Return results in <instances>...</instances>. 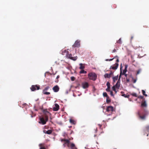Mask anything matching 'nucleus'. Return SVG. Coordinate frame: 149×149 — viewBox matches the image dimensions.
Masks as SVG:
<instances>
[{
  "mask_svg": "<svg viewBox=\"0 0 149 149\" xmlns=\"http://www.w3.org/2000/svg\"><path fill=\"white\" fill-rule=\"evenodd\" d=\"M148 114V111L146 109L143 108L141 110L138 111L137 112V115L139 118L142 120H145Z\"/></svg>",
  "mask_w": 149,
  "mask_h": 149,
  "instance_id": "1",
  "label": "nucleus"
},
{
  "mask_svg": "<svg viewBox=\"0 0 149 149\" xmlns=\"http://www.w3.org/2000/svg\"><path fill=\"white\" fill-rule=\"evenodd\" d=\"M88 78L91 80L93 81H95L97 77V75L94 72H91L88 74Z\"/></svg>",
  "mask_w": 149,
  "mask_h": 149,
  "instance_id": "2",
  "label": "nucleus"
},
{
  "mask_svg": "<svg viewBox=\"0 0 149 149\" xmlns=\"http://www.w3.org/2000/svg\"><path fill=\"white\" fill-rule=\"evenodd\" d=\"M39 119L40 121L38 122L39 123L44 125L48 121V117H46L45 118H44V117H40Z\"/></svg>",
  "mask_w": 149,
  "mask_h": 149,
  "instance_id": "3",
  "label": "nucleus"
},
{
  "mask_svg": "<svg viewBox=\"0 0 149 149\" xmlns=\"http://www.w3.org/2000/svg\"><path fill=\"white\" fill-rule=\"evenodd\" d=\"M61 141L62 142H64L63 144V146L64 147H65L66 145L68 147L70 143V141L67 139H61Z\"/></svg>",
  "mask_w": 149,
  "mask_h": 149,
  "instance_id": "4",
  "label": "nucleus"
},
{
  "mask_svg": "<svg viewBox=\"0 0 149 149\" xmlns=\"http://www.w3.org/2000/svg\"><path fill=\"white\" fill-rule=\"evenodd\" d=\"M40 89V86L38 85H33L31 88V89L32 91H34L36 90H38Z\"/></svg>",
  "mask_w": 149,
  "mask_h": 149,
  "instance_id": "5",
  "label": "nucleus"
},
{
  "mask_svg": "<svg viewBox=\"0 0 149 149\" xmlns=\"http://www.w3.org/2000/svg\"><path fill=\"white\" fill-rule=\"evenodd\" d=\"M66 56L68 58L74 61H76L77 58V56L72 57V54H69L68 53L66 54Z\"/></svg>",
  "mask_w": 149,
  "mask_h": 149,
  "instance_id": "6",
  "label": "nucleus"
},
{
  "mask_svg": "<svg viewBox=\"0 0 149 149\" xmlns=\"http://www.w3.org/2000/svg\"><path fill=\"white\" fill-rule=\"evenodd\" d=\"M80 41L79 40H77L75 41L74 45H73V47H79L80 46Z\"/></svg>",
  "mask_w": 149,
  "mask_h": 149,
  "instance_id": "7",
  "label": "nucleus"
},
{
  "mask_svg": "<svg viewBox=\"0 0 149 149\" xmlns=\"http://www.w3.org/2000/svg\"><path fill=\"white\" fill-rule=\"evenodd\" d=\"M43 113L44 114V117L45 118L46 117H48V116L50 114V113L48 111L47 109H45L43 111Z\"/></svg>",
  "mask_w": 149,
  "mask_h": 149,
  "instance_id": "8",
  "label": "nucleus"
},
{
  "mask_svg": "<svg viewBox=\"0 0 149 149\" xmlns=\"http://www.w3.org/2000/svg\"><path fill=\"white\" fill-rule=\"evenodd\" d=\"M106 111L108 112H112L113 111V107L112 106H109L107 107Z\"/></svg>",
  "mask_w": 149,
  "mask_h": 149,
  "instance_id": "9",
  "label": "nucleus"
},
{
  "mask_svg": "<svg viewBox=\"0 0 149 149\" xmlns=\"http://www.w3.org/2000/svg\"><path fill=\"white\" fill-rule=\"evenodd\" d=\"M118 63H116L113 66H111L110 67V69H112L114 70H116L118 68Z\"/></svg>",
  "mask_w": 149,
  "mask_h": 149,
  "instance_id": "10",
  "label": "nucleus"
},
{
  "mask_svg": "<svg viewBox=\"0 0 149 149\" xmlns=\"http://www.w3.org/2000/svg\"><path fill=\"white\" fill-rule=\"evenodd\" d=\"M68 148H70L71 149H77L74 144L73 143H70Z\"/></svg>",
  "mask_w": 149,
  "mask_h": 149,
  "instance_id": "11",
  "label": "nucleus"
},
{
  "mask_svg": "<svg viewBox=\"0 0 149 149\" xmlns=\"http://www.w3.org/2000/svg\"><path fill=\"white\" fill-rule=\"evenodd\" d=\"M83 88L84 89L87 88L89 86V84L88 83L85 82L82 83Z\"/></svg>",
  "mask_w": 149,
  "mask_h": 149,
  "instance_id": "12",
  "label": "nucleus"
},
{
  "mask_svg": "<svg viewBox=\"0 0 149 149\" xmlns=\"http://www.w3.org/2000/svg\"><path fill=\"white\" fill-rule=\"evenodd\" d=\"M52 90L54 92H57L59 91V88L58 85H56L53 88Z\"/></svg>",
  "mask_w": 149,
  "mask_h": 149,
  "instance_id": "13",
  "label": "nucleus"
},
{
  "mask_svg": "<svg viewBox=\"0 0 149 149\" xmlns=\"http://www.w3.org/2000/svg\"><path fill=\"white\" fill-rule=\"evenodd\" d=\"M59 106L57 104H55V107L53 108V110L54 111H57L59 109Z\"/></svg>",
  "mask_w": 149,
  "mask_h": 149,
  "instance_id": "14",
  "label": "nucleus"
},
{
  "mask_svg": "<svg viewBox=\"0 0 149 149\" xmlns=\"http://www.w3.org/2000/svg\"><path fill=\"white\" fill-rule=\"evenodd\" d=\"M114 86L116 87V88L118 89L119 88L120 86V81L119 80H118L117 83Z\"/></svg>",
  "mask_w": 149,
  "mask_h": 149,
  "instance_id": "15",
  "label": "nucleus"
},
{
  "mask_svg": "<svg viewBox=\"0 0 149 149\" xmlns=\"http://www.w3.org/2000/svg\"><path fill=\"white\" fill-rule=\"evenodd\" d=\"M39 146L40 147V149H46L44 143H40L39 145Z\"/></svg>",
  "mask_w": 149,
  "mask_h": 149,
  "instance_id": "16",
  "label": "nucleus"
},
{
  "mask_svg": "<svg viewBox=\"0 0 149 149\" xmlns=\"http://www.w3.org/2000/svg\"><path fill=\"white\" fill-rule=\"evenodd\" d=\"M141 107H147V104L145 101H144L142 102Z\"/></svg>",
  "mask_w": 149,
  "mask_h": 149,
  "instance_id": "17",
  "label": "nucleus"
},
{
  "mask_svg": "<svg viewBox=\"0 0 149 149\" xmlns=\"http://www.w3.org/2000/svg\"><path fill=\"white\" fill-rule=\"evenodd\" d=\"M43 132L45 133L49 134H51L52 132V131L51 130H48L47 131L45 130Z\"/></svg>",
  "mask_w": 149,
  "mask_h": 149,
  "instance_id": "18",
  "label": "nucleus"
},
{
  "mask_svg": "<svg viewBox=\"0 0 149 149\" xmlns=\"http://www.w3.org/2000/svg\"><path fill=\"white\" fill-rule=\"evenodd\" d=\"M79 65H80L79 68L80 69H84L85 68V66L84 64L80 63L79 64Z\"/></svg>",
  "mask_w": 149,
  "mask_h": 149,
  "instance_id": "19",
  "label": "nucleus"
},
{
  "mask_svg": "<svg viewBox=\"0 0 149 149\" xmlns=\"http://www.w3.org/2000/svg\"><path fill=\"white\" fill-rule=\"evenodd\" d=\"M118 75H117L116 76H115L113 77V83H115L116 81L118 80Z\"/></svg>",
  "mask_w": 149,
  "mask_h": 149,
  "instance_id": "20",
  "label": "nucleus"
},
{
  "mask_svg": "<svg viewBox=\"0 0 149 149\" xmlns=\"http://www.w3.org/2000/svg\"><path fill=\"white\" fill-rule=\"evenodd\" d=\"M70 122L71 124L73 125H75L76 124L75 121L72 119H70Z\"/></svg>",
  "mask_w": 149,
  "mask_h": 149,
  "instance_id": "21",
  "label": "nucleus"
},
{
  "mask_svg": "<svg viewBox=\"0 0 149 149\" xmlns=\"http://www.w3.org/2000/svg\"><path fill=\"white\" fill-rule=\"evenodd\" d=\"M133 46L135 49H137L139 48H141V49L142 48L141 47H140L139 46H136L135 45H134Z\"/></svg>",
  "mask_w": 149,
  "mask_h": 149,
  "instance_id": "22",
  "label": "nucleus"
},
{
  "mask_svg": "<svg viewBox=\"0 0 149 149\" xmlns=\"http://www.w3.org/2000/svg\"><path fill=\"white\" fill-rule=\"evenodd\" d=\"M79 73L80 74H86L87 73V72L85 71L83 69H82L80 71Z\"/></svg>",
  "mask_w": 149,
  "mask_h": 149,
  "instance_id": "23",
  "label": "nucleus"
},
{
  "mask_svg": "<svg viewBox=\"0 0 149 149\" xmlns=\"http://www.w3.org/2000/svg\"><path fill=\"white\" fill-rule=\"evenodd\" d=\"M104 77L105 78H110V75L106 73L104 74Z\"/></svg>",
  "mask_w": 149,
  "mask_h": 149,
  "instance_id": "24",
  "label": "nucleus"
},
{
  "mask_svg": "<svg viewBox=\"0 0 149 149\" xmlns=\"http://www.w3.org/2000/svg\"><path fill=\"white\" fill-rule=\"evenodd\" d=\"M68 52V51H67L66 50H64L62 51V55H64V53H66L67 54Z\"/></svg>",
  "mask_w": 149,
  "mask_h": 149,
  "instance_id": "25",
  "label": "nucleus"
},
{
  "mask_svg": "<svg viewBox=\"0 0 149 149\" xmlns=\"http://www.w3.org/2000/svg\"><path fill=\"white\" fill-rule=\"evenodd\" d=\"M42 93L43 94L46 95H49L50 94V92H46V91H44H44H42Z\"/></svg>",
  "mask_w": 149,
  "mask_h": 149,
  "instance_id": "26",
  "label": "nucleus"
},
{
  "mask_svg": "<svg viewBox=\"0 0 149 149\" xmlns=\"http://www.w3.org/2000/svg\"><path fill=\"white\" fill-rule=\"evenodd\" d=\"M49 88V86H47L42 91H44H44H47V90H48Z\"/></svg>",
  "mask_w": 149,
  "mask_h": 149,
  "instance_id": "27",
  "label": "nucleus"
},
{
  "mask_svg": "<svg viewBox=\"0 0 149 149\" xmlns=\"http://www.w3.org/2000/svg\"><path fill=\"white\" fill-rule=\"evenodd\" d=\"M142 92L143 94V95L145 96L146 97L147 96V95L146 94V92H145V91L144 90H142Z\"/></svg>",
  "mask_w": 149,
  "mask_h": 149,
  "instance_id": "28",
  "label": "nucleus"
},
{
  "mask_svg": "<svg viewBox=\"0 0 149 149\" xmlns=\"http://www.w3.org/2000/svg\"><path fill=\"white\" fill-rule=\"evenodd\" d=\"M117 42L120 44H121L122 43V41H121V38H120L117 41Z\"/></svg>",
  "mask_w": 149,
  "mask_h": 149,
  "instance_id": "29",
  "label": "nucleus"
},
{
  "mask_svg": "<svg viewBox=\"0 0 149 149\" xmlns=\"http://www.w3.org/2000/svg\"><path fill=\"white\" fill-rule=\"evenodd\" d=\"M116 87L114 86H113L112 87V89L116 93H117V91H116Z\"/></svg>",
  "mask_w": 149,
  "mask_h": 149,
  "instance_id": "30",
  "label": "nucleus"
},
{
  "mask_svg": "<svg viewBox=\"0 0 149 149\" xmlns=\"http://www.w3.org/2000/svg\"><path fill=\"white\" fill-rule=\"evenodd\" d=\"M131 95L133 96L137 97V95L136 93H132L131 94Z\"/></svg>",
  "mask_w": 149,
  "mask_h": 149,
  "instance_id": "31",
  "label": "nucleus"
},
{
  "mask_svg": "<svg viewBox=\"0 0 149 149\" xmlns=\"http://www.w3.org/2000/svg\"><path fill=\"white\" fill-rule=\"evenodd\" d=\"M103 95L104 97H107L108 98H109V97L108 96V95H107V94L106 93V92H104V93H103Z\"/></svg>",
  "mask_w": 149,
  "mask_h": 149,
  "instance_id": "32",
  "label": "nucleus"
},
{
  "mask_svg": "<svg viewBox=\"0 0 149 149\" xmlns=\"http://www.w3.org/2000/svg\"><path fill=\"white\" fill-rule=\"evenodd\" d=\"M145 130H146L148 131L149 130V125H148L145 126Z\"/></svg>",
  "mask_w": 149,
  "mask_h": 149,
  "instance_id": "33",
  "label": "nucleus"
},
{
  "mask_svg": "<svg viewBox=\"0 0 149 149\" xmlns=\"http://www.w3.org/2000/svg\"><path fill=\"white\" fill-rule=\"evenodd\" d=\"M141 71V69H139L137 71L136 75H137L139 74Z\"/></svg>",
  "mask_w": 149,
  "mask_h": 149,
  "instance_id": "34",
  "label": "nucleus"
},
{
  "mask_svg": "<svg viewBox=\"0 0 149 149\" xmlns=\"http://www.w3.org/2000/svg\"><path fill=\"white\" fill-rule=\"evenodd\" d=\"M132 79L133 80V82L134 83H135L137 81V79H134L133 77H132Z\"/></svg>",
  "mask_w": 149,
  "mask_h": 149,
  "instance_id": "35",
  "label": "nucleus"
},
{
  "mask_svg": "<svg viewBox=\"0 0 149 149\" xmlns=\"http://www.w3.org/2000/svg\"><path fill=\"white\" fill-rule=\"evenodd\" d=\"M122 75H123V74H122V71H121V68H120V75H119V79H118L119 80H120V79L121 78V76Z\"/></svg>",
  "mask_w": 149,
  "mask_h": 149,
  "instance_id": "36",
  "label": "nucleus"
},
{
  "mask_svg": "<svg viewBox=\"0 0 149 149\" xmlns=\"http://www.w3.org/2000/svg\"><path fill=\"white\" fill-rule=\"evenodd\" d=\"M106 85L107 87L110 86V84L109 82H107V83Z\"/></svg>",
  "mask_w": 149,
  "mask_h": 149,
  "instance_id": "37",
  "label": "nucleus"
},
{
  "mask_svg": "<svg viewBox=\"0 0 149 149\" xmlns=\"http://www.w3.org/2000/svg\"><path fill=\"white\" fill-rule=\"evenodd\" d=\"M127 71V70H123V73H122V74H124L126 73V72Z\"/></svg>",
  "mask_w": 149,
  "mask_h": 149,
  "instance_id": "38",
  "label": "nucleus"
},
{
  "mask_svg": "<svg viewBox=\"0 0 149 149\" xmlns=\"http://www.w3.org/2000/svg\"><path fill=\"white\" fill-rule=\"evenodd\" d=\"M71 79L72 81H74V80L75 79V78L74 77H71Z\"/></svg>",
  "mask_w": 149,
  "mask_h": 149,
  "instance_id": "39",
  "label": "nucleus"
},
{
  "mask_svg": "<svg viewBox=\"0 0 149 149\" xmlns=\"http://www.w3.org/2000/svg\"><path fill=\"white\" fill-rule=\"evenodd\" d=\"M106 101L107 103H109L111 102V100L110 99L107 98Z\"/></svg>",
  "mask_w": 149,
  "mask_h": 149,
  "instance_id": "40",
  "label": "nucleus"
},
{
  "mask_svg": "<svg viewBox=\"0 0 149 149\" xmlns=\"http://www.w3.org/2000/svg\"><path fill=\"white\" fill-rule=\"evenodd\" d=\"M138 98L142 99L143 98V97L142 96H138Z\"/></svg>",
  "mask_w": 149,
  "mask_h": 149,
  "instance_id": "41",
  "label": "nucleus"
},
{
  "mask_svg": "<svg viewBox=\"0 0 149 149\" xmlns=\"http://www.w3.org/2000/svg\"><path fill=\"white\" fill-rule=\"evenodd\" d=\"M110 92V95H111L112 96H113V93L112 91H111Z\"/></svg>",
  "mask_w": 149,
  "mask_h": 149,
  "instance_id": "42",
  "label": "nucleus"
},
{
  "mask_svg": "<svg viewBox=\"0 0 149 149\" xmlns=\"http://www.w3.org/2000/svg\"><path fill=\"white\" fill-rule=\"evenodd\" d=\"M113 74V72H112L111 71L110 73L109 74L110 75V76H111V75Z\"/></svg>",
  "mask_w": 149,
  "mask_h": 149,
  "instance_id": "43",
  "label": "nucleus"
},
{
  "mask_svg": "<svg viewBox=\"0 0 149 149\" xmlns=\"http://www.w3.org/2000/svg\"><path fill=\"white\" fill-rule=\"evenodd\" d=\"M116 52V49H114L113 50L112 52L114 53V52Z\"/></svg>",
  "mask_w": 149,
  "mask_h": 149,
  "instance_id": "44",
  "label": "nucleus"
},
{
  "mask_svg": "<svg viewBox=\"0 0 149 149\" xmlns=\"http://www.w3.org/2000/svg\"><path fill=\"white\" fill-rule=\"evenodd\" d=\"M106 90L107 92H110V90L108 88H106Z\"/></svg>",
  "mask_w": 149,
  "mask_h": 149,
  "instance_id": "45",
  "label": "nucleus"
},
{
  "mask_svg": "<svg viewBox=\"0 0 149 149\" xmlns=\"http://www.w3.org/2000/svg\"><path fill=\"white\" fill-rule=\"evenodd\" d=\"M127 65H126L125 66V69L127 70Z\"/></svg>",
  "mask_w": 149,
  "mask_h": 149,
  "instance_id": "46",
  "label": "nucleus"
},
{
  "mask_svg": "<svg viewBox=\"0 0 149 149\" xmlns=\"http://www.w3.org/2000/svg\"><path fill=\"white\" fill-rule=\"evenodd\" d=\"M134 38L133 36H132L131 38V41Z\"/></svg>",
  "mask_w": 149,
  "mask_h": 149,
  "instance_id": "47",
  "label": "nucleus"
},
{
  "mask_svg": "<svg viewBox=\"0 0 149 149\" xmlns=\"http://www.w3.org/2000/svg\"><path fill=\"white\" fill-rule=\"evenodd\" d=\"M123 75H124L125 77H127V74H126V73H125L124 74H122Z\"/></svg>",
  "mask_w": 149,
  "mask_h": 149,
  "instance_id": "48",
  "label": "nucleus"
},
{
  "mask_svg": "<svg viewBox=\"0 0 149 149\" xmlns=\"http://www.w3.org/2000/svg\"><path fill=\"white\" fill-rule=\"evenodd\" d=\"M113 58L109 59V61H112L113 59Z\"/></svg>",
  "mask_w": 149,
  "mask_h": 149,
  "instance_id": "49",
  "label": "nucleus"
},
{
  "mask_svg": "<svg viewBox=\"0 0 149 149\" xmlns=\"http://www.w3.org/2000/svg\"><path fill=\"white\" fill-rule=\"evenodd\" d=\"M126 81L127 82H129L130 80L129 79H127Z\"/></svg>",
  "mask_w": 149,
  "mask_h": 149,
  "instance_id": "50",
  "label": "nucleus"
},
{
  "mask_svg": "<svg viewBox=\"0 0 149 149\" xmlns=\"http://www.w3.org/2000/svg\"><path fill=\"white\" fill-rule=\"evenodd\" d=\"M59 77H60L59 76V75H58V76H57V77H56V79H58L59 78Z\"/></svg>",
  "mask_w": 149,
  "mask_h": 149,
  "instance_id": "51",
  "label": "nucleus"
},
{
  "mask_svg": "<svg viewBox=\"0 0 149 149\" xmlns=\"http://www.w3.org/2000/svg\"><path fill=\"white\" fill-rule=\"evenodd\" d=\"M119 59H117L116 60V62L118 63V62H119Z\"/></svg>",
  "mask_w": 149,
  "mask_h": 149,
  "instance_id": "52",
  "label": "nucleus"
},
{
  "mask_svg": "<svg viewBox=\"0 0 149 149\" xmlns=\"http://www.w3.org/2000/svg\"><path fill=\"white\" fill-rule=\"evenodd\" d=\"M107 88H108V89H109L110 90V86L107 87Z\"/></svg>",
  "mask_w": 149,
  "mask_h": 149,
  "instance_id": "53",
  "label": "nucleus"
},
{
  "mask_svg": "<svg viewBox=\"0 0 149 149\" xmlns=\"http://www.w3.org/2000/svg\"><path fill=\"white\" fill-rule=\"evenodd\" d=\"M143 27H145V28H147L148 26H143Z\"/></svg>",
  "mask_w": 149,
  "mask_h": 149,
  "instance_id": "54",
  "label": "nucleus"
},
{
  "mask_svg": "<svg viewBox=\"0 0 149 149\" xmlns=\"http://www.w3.org/2000/svg\"><path fill=\"white\" fill-rule=\"evenodd\" d=\"M58 79H57V80L55 81V82H58Z\"/></svg>",
  "mask_w": 149,
  "mask_h": 149,
  "instance_id": "55",
  "label": "nucleus"
},
{
  "mask_svg": "<svg viewBox=\"0 0 149 149\" xmlns=\"http://www.w3.org/2000/svg\"><path fill=\"white\" fill-rule=\"evenodd\" d=\"M109 59H106V61H109Z\"/></svg>",
  "mask_w": 149,
  "mask_h": 149,
  "instance_id": "56",
  "label": "nucleus"
},
{
  "mask_svg": "<svg viewBox=\"0 0 149 149\" xmlns=\"http://www.w3.org/2000/svg\"><path fill=\"white\" fill-rule=\"evenodd\" d=\"M99 125L100 126V127H101V125Z\"/></svg>",
  "mask_w": 149,
  "mask_h": 149,
  "instance_id": "57",
  "label": "nucleus"
},
{
  "mask_svg": "<svg viewBox=\"0 0 149 149\" xmlns=\"http://www.w3.org/2000/svg\"><path fill=\"white\" fill-rule=\"evenodd\" d=\"M94 136V137H95L96 136V135H95Z\"/></svg>",
  "mask_w": 149,
  "mask_h": 149,
  "instance_id": "58",
  "label": "nucleus"
},
{
  "mask_svg": "<svg viewBox=\"0 0 149 149\" xmlns=\"http://www.w3.org/2000/svg\"><path fill=\"white\" fill-rule=\"evenodd\" d=\"M31 117H33V116H31Z\"/></svg>",
  "mask_w": 149,
  "mask_h": 149,
  "instance_id": "59",
  "label": "nucleus"
}]
</instances>
